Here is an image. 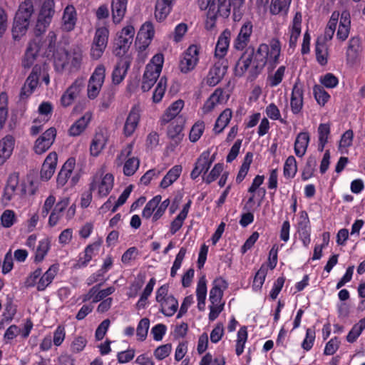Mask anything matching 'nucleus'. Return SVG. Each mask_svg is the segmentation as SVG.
<instances>
[{
  "label": "nucleus",
  "instance_id": "nucleus-1",
  "mask_svg": "<svg viewBox=\"0 0 365 365\" xmlns=\"http://www.w3.org/2000/svg\"><path fill=\"white\" fill-rule=\"evenodd\" d=\"M280 52L281 44L277 38H272L269 45L260 43L256 51L254 46H248L235 63V76H242L250 68V76L255 78L267 64L273 69L279 63Z\"/></svg>",
  "mask_w": 365,
  "mask_h": 365
},
{
  "label": "nucleus",
  "instance_id": "nucleus-2",
  "mask_svg": "<svg viewBox=\"0 0 365 365\" xmlns=\"http://www.w3.org/2000/svg\"><path fill=\"white\" fill-rule=\"evenodd\" d=\"M339 16L340 20L336 37L342 41L348 38L351 27V16L349 12L345 10L341 12V15L337 11L332 13L324 31V38L325 41H330L333 38Z\"/></svg>",
  "mask_w": 365,
  "mask_h": 365
},
{
  "label": "nucleus",
  "instance_id": "nucleus-3",
  "mask_svg": "<svg viewBox=\"0 0 365 365\" xmlns=\"http://www.w3.org/2000/svg\"><path fill=\"white\" fill-rule=\"evenodd\" d=\"M56 41V36L53 31H50L48 33V36L44 41L38 38H35L34 39L30 41L22 60V66L24 68H31L33 66L38 53L43 48L44 44H46L47 46L46 53L54 52Z\"/></svg>",
  "mask_w": 365,
  "mask_h": 365
},
{
  "label": "nucleus",
  "instance_id": "nucleus-4",
  "mask_svg": "<svg viewBox=\"0 0 365 365\" xmlns=\"http://www.w3.org/2000/svg\"><path fill=\"white\" fill-rule=\"evenodd\" d=\"M34 11L31 0H25L19 5L12 27V36L15 41L19 40L26 34Z\"/></svg>",
  "mask_w": 365,
  "mask_h": 365
},
{
  "label": "nucleus",
  "instance_id": "nucleus-5",
  "mask_svg": "<svg viewBox=\"0 0 365 365\" xmlns=\"http://www.w3.org/2000/svg\"><path fill=\"white\" fill-rule=\"evenodd\" d=\"M135 35V29L132 25L123 27L118 33L115 43L114 53L118 56H123L128 51Z\"/></svg>",
  "mask_w": 365,
  "mask_h": 365
},
{
  "label": "nucleus",
  "instance_id": "nucleus-6",
  "mask_svg": "<svg viewBox=\"0 0 365 365\" xmlns=\"http://www.w3.org/2000/svg\"><path fill=\"white\" fill-rule=\"evenodd\" d=\"M106 77V68L103 64L97 66L91 76L87 89L88 98L93 100L99 94Z\"/></svg>",
  "mask_w": 365,
  "mask_h": 365
},
{
  "label": "nucleus",
  "instance_id": "nucleus-7",
  "mask_svg": "<svg viewBox=\"0 0 365 365\" xmlns=\"http://www.w3.org/2000/svg\"><path fill=\"white\" fill-rule=\"evenodd\" d=\"M42 71L43 68L41 65L36 64L33 67L31 72L26 78L25 83L21 89L19 93L20 100H26L33 94L38 85L39 78L42 74Z\"/></svg>",
  "mask_w": 365,
  "mask_h": 365
},
{
  "label": "nucleus",
  "instance_id": "nucleus-8",
  "mask_svg": "<svg viewBox=\"0 0 365 365\" xmlns=\"http://www.w3.org/2000/svg\"><path fill=\"white\" fill-rule=\"evenodd\" d=\"M200 47L195 44L190 45L183 53L180 62L182 73H187L192 71L199 61Z\"/></svg>",
  "mask_w": 365,
  "mask_h": 365
},
{
  "label": "nucleus",
  "instance_id": "nucleus-9",
  "mask_svg": "<svg viewBox=\"0 0 365 365\" xmlns=\"http://www.w3.org/2000/svg\"><path fill=\"white\" fill-rule=\"evenodd\" d=\"M228 68V61L225 58H219L210 68L206 78V83L210 86L218 84L226 74Z\"/></svg>",
  "mask_w": 365,
  "mask_h": 365
},
{
  "label": "nucleus",
  "instance_id": "nucleus-10",
  "mask_svg": "<svg viewBox=\"0 0 365 365\" xmlns=\"http://www.w3.org/2000/svg\"><path fill=\"white\" fill-rule=\"evenodd\" d=\"M114 177L111 173H106L102 178L95 176L90 183L91 190L98 188V195L100 197H106L113 187Z\"/></svg>",
  "mask_w": 365,
  "mask_h": 365
},
{
  "label": "nucleus",
  "instance_id": "nucleus-11",
  "mask_svg": "<svg viewBox=\"0 0 365 365\" xmlns=\"http://www.w3.org/2000/svg\"><path fill=\"white\" fill-rule=\"evenodd\" d=\"M214 160L215 156L210 157V150L203 151L195 163V167L190 173V178L195 180L202 173L206 174Z\"/></svg>",
  "mask_w": 365,
  "mask_h": 365
},
{
  "label": "nucleus",
  "instance_id": "nucleus-12",
  "mask_svg": "<svg viewBox=\"0 0 365 365\" xmlns=\"http://www.w3.org/2000/svg\"><path fill=\"white\" fill-rule=\"evenodd\" d=\"M56 136V130L51 127L47 129L35 142L34 151L41 155L47 151L53 143Z\"/></svg>",
  "mask_w": 365,
  "mask_h": 365
},
{
  "label": "nucleus",
  "instance_id": "nucleus-13",
  "mask_svg": "<svg viewBox=\"0 0 365 365\" xmlns=\"http://www.w3.org/2000/svg\"><path fill=\"white\" fill-rule=\"evenodd\" d=\"M101 243L95 242L87 245L83 252L78 256L76 262L73 264L75 269H82L86 267L93 257L98 255L100 250Z\"/></svg>",
  "mask_w": 365,
  "mask_h": 365
},
{
  "label": "nucleus",
  "instance_id": "nucleus-14",
  "mask_svg": "<svg viewBox=\"0 0 365 365\" xmlns=\"http://www.w3.org/2000/svg\"><path fill=\"white\" fill-rule=\"evenodd\" d=\"M253 25L250 21H247L241 26L240 32L234 41V47L237 51H243L248 46L250 37L252 34Z\"/></svg>",
  "mask_w": 365,
  "mask_h": 365
},
{
  "label": "nucleus",
  "instance_id": "nucleus-15",
  "mask_svg": "<svg viewBox=\"0 0 365 365\" xmlns=\"http://www.w3.org/2000/svg\"><path fill=\"white\" fill-rule=\"evenodd\" d=\"M83 87L82 80H75L61 96L60 100L61 106L66 108L72 105L75 99L80 94Z\"/></svg>",
  "mask_w": 365,
  "mask_h": 365
},
{
  "label": "nucleus",
  "instance_id": "nucleus-16",
  "mask_svg": "<svg viewBox=\"0 0 365 365\" xmlns=\"http://www.w3.org/2000/svg\"><path fill=\"white\" fill-rule=\"evenodd\" d=\"M228 282L222 277H218L213 280L209 294L210 304L221 302L224 291L228 288Z\"/></svg>",
  "mask_w": 365,
  "mask_h": 365
},
{
  "label": "nucleus",
  "instance_id": "nucleus-17",
  "mask_svg": "<svg viewBox=\"0 0 365 365\" xmlns=\"http://www.w3.org/2000/svg\"><path fill=\"white\" fill-rule=\"evenodd\" d=\"M140 113L139 106L134 105L131 108L123 127V134L126 137L131 136L136 130L140 119Z\"/></svg>",
  "mask_w": 365,
  "mask_h": 365
},
{
  "label": "nucleus",
  "instance_id": "nucleus-18",
  "mask_svg": "<svg viewBox=\"0 0 365 365\" xmlns=\"http://www.w3.org/2000/svg\"><path fill=\"white\" fill-rule=\"evenodd\" d=\"M304 91L303 86L297 81L293 86L290 99L291 110L294 114H298L303 108Z\"/></svg>",
  "mask_w": 365,
  "mask_h": 365
},
{
  "label": "nucleus",
  "instance_id": "nucleus-19",
  "mask_svg": "<svg viewBox=\"0 0 365 365\" xmlns=\"http://www.w3.org/2000/svg\"><path fill=\"white\" fill-rule=\"evenodd\" d=\"M77 12L76 8L69 4L63 10L61 21V29L66 32L74 30L77 23Z\"/></svg>",
  "mask_w": 365,
  "mask_h": 365
},
{
  "label": "nucleus",
  "instance_id": "nucleus-20",
  "mask_svg": "<svg viewBox=\"0 0 365 365\" xmlns=\"http://www.w3.org/2000/svg\"><path fill=\"white\" fill-rule=\"evenodd\" d=\"M208 14L227 18L230 14V0H210L207 6Z\"/></svg>",
  "mask_w": 365,
  "mask_h": 365
},
{
  "label": "nucleus",
  "instance_id": "nucleus-21",
  "mask_svg": "<svg viewBox=\"0 0 365 365\" xmlns=\"http://www.w3.org/2000/svg\"><path fill=\"white\" fill-rule=\"evenodd\" d=\"M76 165L74 158H69L63 165L56 178L57 187H63L71 178Z\"/></svg>",
  "mask_w": 365,
  "mask_h": 365
},
{
  "label": "nucleus",
  "instance_id": "nucleus-22",
  "mask_svg": "<svg viewBox=\"0 0 365 365\" xmlns=\"http://www.w3.org/2000/svg\"><path fill=\"white\" fill-rule=\"evenodd\" d=\"M297 233L304 245L307 246L310 243L311 239L309 220L306 212H302L300 215L297 222Z\"/></svg>",
  "mask_w": 365,
  "mask_h": 365
},
{
  "label": "nucleus",
  "instance_id": "nucleus-23",
  "mask_svg": "<svg viewBox=\"0 0 365 365\" xmlns=\"http://www.w3.org/2000/svg\"><path fill=\"white\" fill-rule=\"evenodd\" d=\"M130 66V60L128 57H123L118 61L112 73L114 84L118 85L123 81Z\"/></svg>",
  "mask_w": 365,
  "mask_h": 365
},
{
  "label": "nucleus",
  "instance_id": "nucleus-24",
  "mask_svg": "<svg viewBox=\"0 0 365 365\" xmlns=\"http://www.w3.org/2000/svg\"><path fill=\"white\" fill-rule=\"evenodd\" d=\"M15 138L12 135H6L0 140V165H3L12 154Z\"/></svg>",
  "mask_w": 365,
  "mask_h": 365
},
{
  "label": "nucleus",
  "instance_id": "nucleus-25",
  "mask_svg": "<svg viewBox=\"0 0 365 365\" xmlns=\"http://www.w3.org/2000/svg\"><path fill=\"white\" fill-rule=\"evenodd\" d=\"M128 0H112L111 14L114 24H119L123 19L127 11Z\"/></svg>",
  "mask_w": 365,
  "mask_h": 365
},
{
  "label": "nucleus",
  "instance_id": "nucleus-26",
  "mask_svg": "<svg viewBox=\"0 0 365 365\" xmlns=\"http://www.w3.org/2000/svg\"><path fill=\"white\" fill-rule=\"evenodd\" d=\"M92 119V113L86 112L82 117L75 121L68 129V135L76 137L80 135L87 128Z\"/></svg>",
  "mask_w": 365,
  "mask_h": 365
},
{
  "label": "nucleus",
  "instance_id": "nucleus-27",
  "mask_svg": "<svg viewBox=\"0 0 365 365\" xmlns=\"http://www.w3.org/2000/svg\"><path fill=\"white\" fill-rule=\"evenodd\" d=\"M175 0H157L155 16L158 21H164L170 13Z\"/></svg>",
  "mask_w": 365,
  "mask_h": 365
},
{
  "label": "nucleus",
  "instance_id": "nucleus-28",
  "mask_svg": "<svg viewBox=\"0 0 365 365\" xmlns=\"http://www.w3.org/2000/svg\"><path fill=\"white\" fill-rule=\"evenodd\" d=\"M302 21V16L301 12H296L290 29V38L289 41L290 48H294L297 45V39L301 34Z\"/></svg>",
  "mask_w": 365,
  "mask_h": 365
},
{
  "label": "nucleus",
  "instance_id": "nucleus-29",
  "mask_svg": "<svg viewBox=\"0 0 365 365\" xmlns=\"http://www.w3.org/2000/svg\"><path fill=\"white\" fill-rule=\"evenodd\" d=\"M58 271L57 264H52L48 270L40 277L37 284V290L39 292L44 291L46 287L51 284Z\"/></svg>",
  "mask_w": 365,
  "mask_h": 365
},
{
  "label": "nucleus",
  "instance_id": "nucleus-30",
  "mask_svg": "<svg viewBox=\"0 0 365 365\" xmlns=\"http://www.w3.org/2000/svg\"><path fill=\"white\" fill-rule=\"evenodd\" d=\"M158 303L160 307L159 309L160 312L166 317L173 316L178 308V301L172 294H170L169 297Z\"/></svg>",
  "mask_w": 365,
  "mask_h": 365
},
{
  "label": "nucleus",
  "instance_id": "nucleus-31",
  "mask_svg": "<svg viewBox=\"0 0 365 365\" xmlns=\"http://www.w3.org/2000/svg\"><path fill=\"white\" fill-rule=\"evenodd\" d=\"M68 205V198L63 199L55 205L48 218V225L50 227H54L57 225L62 216V212L66 210Z\"/></svg>",
  "mask_w": 365,
  "mask_h": 365
},
{
  "label": "nucleus",
  "instance_id": "nucleus-32",
  "mask_svg": "<svg viewBox=\"0 0 365 365\" xmlns=\"http://www.w3.org/2000/svg\"><path fill=\"white\" fill-rule=\"evenodd\" d=\"M309 142V135L307 132L299 133L294 142V153L297 156L302 157L307 150Z\"/></svg>",
  "mask_w": 365,
  "mask_h": 365
},
{
  "label": "nucleus",
  "instance_id": "nucleus-33",
  "mask_svg": "<svg viewBox=\"0 0 365 365\" xmlns=\"http://www.w3.org/2000/svg\"><path fill=\"white\" fill-rule=\"evenodd\" d=\"M107 139L101 133H97L91 143L90 153L93 157H98L106 145Z\"/></svg>",
  "mask_w": 365,
  "mask_h": 365
},
{
  "label": "nucleus",
  "instance_id": "nucleus-34",
  "mask_svg": "<svg viewBox=\"0 0 365 365\" xmlns=\"http://www.w3.org/2000/svg\"><path fill=\"white\" fill-rule=\"evenodd\" d=\"M232 116L231 109H225L217 118L213 130L216 134L222 133L229 124Z\"/></svg>",
  "mask_w": 365,
  "mask_h": 365
},
{
  "label": "nucleus",
  "instance_id": "nucleus-35",
  "mask_svg": "<svg viewBox=\"0 0 365 365\" xmlns=\"http://www.w3.org/2000/svg\"><path fill=\"white\" fill-rule=\"evenodd\" d=\"M230 33L224 31L221 34L218 38L216 46L215 55L219 58H224L226 55L229 45H230Z\"/></svg>",
  "mask_w": 365,
  "mask_h": 365
},
{
  "label": "nucleus",
  "instance_id": "nucleus-36",
  "mask_svg": "<svg viewBox=\"0 0 365 365\" xmlns=\"http://www.w3.org/2000/svg\"><path fill=\"white\" fill-rule=\"evenodd\" d=\"M182 170L181 165H177L173 166L163 177L160 184V187L164 189L168 187L178 180L182 173Z\"/></svg>",
  "mask_w": 365,
  "mask_h": 365
},
{
  "label": "nucleus",
  "instance_id": "nucleus-37",
  "mask_svg": "<svg viewBox=\"0 0 365 365\" xmlns=\"http://www.w3.org/2000/svg\"><path fill=\"white\" fill-rule=\"evenodd\" d=\"M159 73L153 70L147 69L144 72L141 85V89L143 92L148 91L156 83L157 79L160 76Z\"/></svg>",
  "mask_w": 365,
  "mask_h": 365
},
{
  "label": "nucleus",
  "instance_id": "nucleus-38",
  "mask_svg": "<svg viewBox=\"0 0 365 365\" xmlns=\"http://www.w3.org/2000/svg\"><path fill=\"white\" fill-rule=\"evenodd\" d=\"M54 13V1L46 0L42 4L38 18L46 21V24H50Z\"/></svg>",
  "mask_w": 365,
  "mask_h": 365
},
{
  "label": "nucleus",
  "instance_id": "nucleus-39",
  "mask_svg": "<svg viewBox=\"0 0 365 365\" xmlns=\"http://www.w3.org/2000/svg\"><path fill=\"white\" fill-rule=\"evenodd\" d=\"M292 0H272L269 11L272 15L287 14Z\"/></svg>",
  "mask_w": 365,
  "mask_h": 365
},
{
  "label": "nucleus",
  "instance_id": "nucleus-40",
  "mask_svg": "<svg viewBox=\"0 0 365 365\" xmlns=\"http://www.w3.org/2000/svg\"><path fill=\"white\" fill-rule=\"evenodd\" d=\"M50 247V240L48 238L40 240L35 252L34 262L36 263L41 262L47 255Z\"/></svg>",
  "mask_w": 365,
  "mask_h": 365
},
{
  "label": "nucleus",
  "instance_id": "nucleus-41",
  "mask_svg": "<svg viewBox=\"0 0 365 365\" xmlns=\"http://www.w3.org/2000/svg\"><path fill=\"white\" fill-rule=\"evenodd\" d=\"M248 333L247 327L243 326L240 327L237 332L235 353L237 356H240L244 351L245 345L247 340Z\"/></svg>",
  "mask_w": 365,
  "mask_h": 365
},
{
  "label": "nucleus",
  "instance_id": "nucleus-42",
  "mask_svg": "<svg viewBox=\"0 0 365 365\" xmlns=\"http://www.w3.org/2000/svg\"><path fill=\"white\" fill-rule=\"evenodd\" d=\"M109 34L110 31L107 25L97 27L96 29L93 41L101 43L103 45V46H107Z\"/></svg>",
  "mask_w": 365,
  "mask_h": 365
},
{
  "label": "nucleus",
  "instance_id": "nucleus-43",
  "mask_svg": "<svg viewBox=\"0 0 365 365\" xmlns=\"http://www.w3.org/2000/svg\"><path fill=\"white\" fill-rule=\"evenodd\" d=\"M365 329V317L355 324L346 336V340L349 343H354L361 335Z\"/></svg>",
  "mask_w": 365,
  "mask_h": 365
},
{
  "label": "nucleus",
  "instance_id": "nucleus-44",
  "mask_svg": "<svg viewBox=\"0 0 365 365\" xmlns=\"http://www.w3.org/2000/svg\"><path fill=\"white\" fill-rule=\"evenodd\" d=\"M354 132L349 129L345 131L341 136L339 143V150L341 153H347L348 148L352 145Z\"/></svg>",
  "mask_w": 365,
  "mask_h": 365
},
{
  "label": "nucleus",
  "instance_id": "nucleus-45",
  "mask_svg": "<svg viewBox=\"0 0 365 365\" xmlns=\"http://www.w3.org/2000/svg\"><path fill=\"white\" fill-rule=\"evenodd\" d=\"M140 166V160L135 157L128 158L123 165V174L130 177L133 175Z\"/></svg>",
  "mask_w": 365,
  "mask_h": 365
},
{
  "label": "nucleus",
  "instance_id": "nucleus-46",
  "mask_svg": "<svg viewBox=\"0 0 365 365\" xmlns=\"http://www.w3.org/2000/svg\"><path fill=\"white\" fill-rule=\"evenodd\" d=\"M161 200L160 195H156L150 200H149L142 212V216L143 218L149 219L151 216L153 217L156 207L160 204Z\"/></svg>",
  "mask_w": 365,
  "mask_h": 365
},
{
  "label": "nucleus",
  "instance_id": "nucleus-47",
  "mask_svg": "<svg viewBox=\"0 0 365 365\" xmlns=\"http://www.w3.org/2000/svg\"><path fill=\"white\" fill-rule=\"evenodd\" d=\"M267 274V267L262 264L261 267L259 269V270L256 272L253 283H252V289L255 292H257L261 289L266 276Z\"/></svg>",
  "mask_w": 365,
  "mask_h": 365
},
{
  "label": "nucleus",
  "instance_id": "nucleus-48",
  "mask_svg": "<svg viewBox=\"0 0 365 365\" xmlns=\"http://www.w3.org/2000/svg\"><path fill=\"white\" fill-rule=\"evenodd\" d=\"M297 171L296 159L294 156H289L284 165V176L286 178H293Z\"/></svg>",
  "mask_w": 365,
  "mask_h": 365
},
{
  "label": "nucleus",
  "instance_id": "nucleus-49",
  "mask_svg": "<svg viewBox=\"0 0 365 365\" xmlns=\"http://www.w3.org/2000/svg\"><path fill=\"white\" fill-rule=\"evenodd\" d=\"M38 188V185L36 181L28 178L27 183L22 182L20 184V194L21 196L26 195H34Z\"/></svg>",
  "mask_w": 365,
  "mask_h": 365
},
{
  "label": "nucleus",
  "instance_id": "nucleus-50",
  "mask_svg": "<svg viewBox=\"0 0 365 365\" xmlns=\"http://www.w3.org/2000/svg\"><path fill=\"white\" fill-rule=\"evenodd\" d=\"M223 91L221 89H216L204 104V111L210 112L214 109L217 103L221 102V97Z\"/></svg>",
  "mask_w": 365,
  "mask_h": 365
},
{
  "label": "nucleus",
  "instance_id": "nucleus-51",
  "mask_svg": "<svg viewBox=\"0 0 365 365\" xmlns=\"http://www.w3.org/2000/svg\"><path fill=\"white\" fill-rule=\"evenodd\" d=\"M150 327V320L145 317L140 320L136 329L138 340L143 341L146 339Z\"/></svg>",
  "mask_w": 365,
  "mask_h": 365
},
{
  "label": "nucleus",
  "instance_id": "nucleus-52",
  "mask_svg": "<svg viewBox=\"0 0 365 365\" xmlns=\"http://www.w3.org/2000/svg\"><path fill=\"white\" fill-rule=\"evenodd\" d=\"M205 123L202 120L197 121L191 128L189 139L192 143H196L202 136L205 130Z\"/></svg>",
  "mask_w": 365,
  "mask_h": 365
},
{
  "label": "nucleus",
  "instance_id": "nucleus-53",
  "mask_svg": "<svg viewBox=\"0 0 365 365\" xmlns=\"http://www.w3.org/2000/svg\"><path fill=\"white\" fill-rule=\"evenodd\" d=\"M182 130V125L175 123L173 122L168 127V136L175 141V144H178L182 140V135L181 134Z\"/></svg>",
  "mask_w": 365,
  "mask_h": 365
},
{
  "label": "nucleus",
  "instance_id": "nucleus-54",
  "mask_svg": "<svg viewBox=\"0 0 365 365\" xmlns=\"http://www.w3.org/2000/svg\"><path fill=\"white\" fill-rule=\"evenodd\" d=\"M167 86V79L165 77H162L158 81L153 94V101L154 103H159L161 101L164 96L165 91Z\"/></svg>",
  "mask_w": 365,
  "mask_h": 365
},
{
  "label": "nucleus",
  "instance_id": "nucleus-55",
  "mask_svg": "<svg viewBox=\"0 0 365 365\" xmlns=\"http://www.w3.org/2000/svg\"><path fill=\"white\" fill-rule=\"evenodd\" d=\"M17 312V307L13 303L11 300L8 301L5 304L4 311L3 312V319L1 322L2 324L4 322L6 323L11 322Z\"/></svg>",
  "mask_w": 365,
  "mask_h": 365
},
{
  "label": "nucleus",
  "instance_id": "nucleus-56",
  "mask_svg": "<svg viewBox=\"0 0 365 365\" xmlns=\"http://www.w3.org/2000/svg\"><path fill=\"white\" fill-rule=\"evenodd\" d=\"M2 226L5 228L12 227L16 222V216L14 210H6L0 217Z\"/></svg>",
  "mask_w": 365,
  "mask_h": 365
},
{
  "label": "nucleus",
  "instance_id": "nucleus-57",
  "mask_svg": "<svg viewBox=\"0 0 365 365\" xmlns=\"http://www.w3.org/2000/svg\"><path fill=\"white\" fill-rule=\"evenodd\" d=\"M66 339V328L63 324H59L57 326L53 331V343L55 346H60L63 343Z\"/></svg>",
  "mask_w": 365,
  "mask_h": 365
},
{
  "label": "nucleus",
  "instance_id": "nucleus-58",
  "mask_svg": "<svg viewBox=\"0 0 365 365\" xmlns=\"http://www.w3.org/2000/svg\"><path fill=\"white\" fill-rule=\"evenodd\" d=\"M360 47V40L357 37H353L349 41V45L346 50V56L348 59L356 58Z\"/></svg>",
  "mask_w": 365,
  "mask_h": 365
},
{
  "label": "nucleus",
  "instance_id": "nucleus-59",
  "mask_svg": "<svg viewBox=\"0 0 365 365\" xmlns=\"http://www.w3.org/2000/svg\"><path fill=\"white\" fill-rule=\"evenodd\" d=\"M285 70L286 67L281 66L272 76H268L269 85L271 87H276L281 83L284 76Z\"/></svg>",
  "mask_w": 365,
  "mask_h": 365
},
{
  "label": "nucleus",
  "instance_id": "nucleus-60",
  "mask_svg": "<svg viewBox=\"0 0 365 365\" xmlns=\"http://www.w3.org/2000/svg\"><path fill=\"white\" fill-rule=\"evenodd\" d=\"M163 55L161 53L155 54L151 59L150 63H148L145 68L147 69L153 70L159 73L162 71L163 64Z\"/></svg>",
  "mask_w": 365,
  "mask_h": 365
},
{
  "label": "nucleus",
  "instance_id": "nucleus-61",
  "mask_svg": "<svg viewBox=\"0 0 365 365\" xmlns=\"http://www.w3.org/2000/svg\"><path fill=\"white\" fill-rule=\"evenodd\" d=\"M41 274L42 270L41 268L35 269L25 279L24 287L26 288H31L35 286L37 287L38 281L40 279Z\"/></svg>",
  "mask_w": 365,
  "mask_h": 365
},
{
  "label": "nucleus",
  "instance_id": "nucleus-62",
  "mask_svg": "<svg viewBox=\"0 0 365 365\" xmlns=\"http://www.w3.org/2000/svg\"><path fill=\"white\" fill-rule=\"evenodd\" d=\"M265 113L268 118L274 120H279L282 123H285L286 121L281 118V114L277 106L272 103L266 107Z\"/></svg>",
  "mask_w": 365,
  "mask_h": 365
},
{
  "label": "nucleus",
  "instance_id": "nucleus-63",
  "mask_svg": "<svg viewBox=\"0 0 365 365\" xmlns=\"http://www.w3.org/2000/svg\"><path fill=\"white\" fill-rule=\"evenodd\" d=\"M171 350V344L160 345L155 349L153 355L158 360H163L170 355Z\"/></svg>",
  "mask_w": 365,
  "mask_h": 365
},
{
  "label": "nucleus",
  "instance_id": "nucleus-64",
  "mask_svg": "<svg viewBox=\"0 0 365 365\" xmlns=\"http://www.w3.org/2000/svg\"><path fill=\"white\" fill-rule=\"evenodd\" d=\"M87 344L86 339L83 336H78L74 338L71 344V351L77 354L82 351Z\"/></svg>",
  "mask_w": 365,
  "mask_h": 365
}]
</instances>
